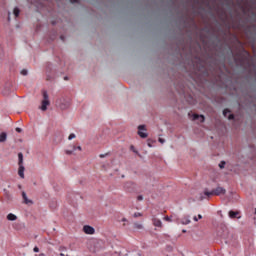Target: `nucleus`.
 Returning a JSON list of instances; mask_svg holds the SVG:
<instances>
[{
  "instance_id": "f257e3e1",
  "label": "nucleus",
  "mask_w": 256,
  "mask_h": 256,
  "mask_svg": "<svg viewBox=\"0 0 256 256\" xmlns=\"http://www.w3.org/2000/svg\"><path fill=\"white\" fill-rule=\"evenodd\" d=\"M18 175L21 179H25V166H23V153H18Z\"/></svg>"
},
{
  "instance_id": "f03ea898",
  "label": "nucleus",
  "mask_w": 256,
  "mask_h": 256,
  "mask_svg": "<svg viewBox=\"0 0 256 256\" xmlns=\"http://www.w3.org/2000/svg\"><path fill=\"white\" fill-rule=\"evenodd\" d=\"M225 193H227V190H225V188L223 187H217L216 189H213L212 191H204V195L205 197H211V195H225Z\"/></svg>"
},
{
  "instance_id": "7ed1b4c3",
  "label": "nucleus",
  "mask_w": 256,
  "mask_h": 256,
  "mask_svg": "<svg viewBox=\"0 0 256 256\" xmlns=\"http://www.w3.org/2000/svg\"><path fill=\"white\" fill-rule=\"evenodd\" d=\"M42 95H43V100H42L40 109L41 111H45L47 107L51 105V102L49 101V94H47V91L43 90Z\"/></svg>"
},
{
  "instance_id": "20e7f679",
  "label": "nucleus",
  "mask_w": 256,
  "mask_h": 256,
  "mask_svg": "<svg viewBox=\"0 0 256 256\" xmlns=\"http://www.w3.org/2000/svg\"><path fill=\"white\" fill-rule=\"evenodd\" d=\"M143 131H147V129L145 128V125H139L138 126V135H139V137H141V139H147V137L149 135L147 134V132H143Z\"/></svg>"
},
{
  "instance_id": "39448f33",
  "label": "nucleus",
  "mask_w": 256,
  "mask_h": 256,
  "mask_svg": "<svg viewBox=\"0 0 256 256\" xmlns=\"http://www.w3.org/2000/svg\"><path fill=\"white\" fill-rule=\"evenodd\" d=\"M83 231L84 233H86V235H95V228H93L92 226L85 225L83 227Z\"/></svg>"
},
{
  "instance_id": "423d86ee",
  "label": "nucleus",
  "mask_w": 256,
  "mask_h": 256,
  "mask_svg": "<svg viewBox=\"0 0 256 256\" xmlns=\"http://www.w3.org/2000/svg\"><path fill=\"white\" fill-rule=\"evenodd\" d=\"M152 223L154 227H159L160 229L163 227V222H161V220L155 216L152 217Z\"/></svg>"
},
{
  "instance_id": "0eeeda50",
  "label": "nucleus",
  "mask_w": 256,
  "mask_h": 256,
  "mask_svg": "<svg viewBox=\"0 0 256 256\" xmlns=\"http://www.w3.org/2000/svg\"><path fill=\"white\" fill-rule=\"evenodd\" d=\"M192 121H199L200 123H204L205 122V116L198 115V114H193Z\"/></svg>"
},
{
  "instance_id": "6e6552de",
  "label": "nucleus",
  "mask_w": 256,
  "mask_h": 256,
  "mask_svg": "<svg viewBox=\"0 0 256 256\" xmlns=\"http://www.w3.org/2000/svg\"><path fill=\"white\" fill-rule=\"evenodd\" d=\"M22 199L26 205H29V203H32L31 200H29V198H27V193H25V192H22Z\"/></svg>"
},
{
  "instance_id": "1a4fd4ad",
  "label": "nucleus",
  "mask_w": 256,
  "mask_h": 256,
  "mask_svg": "<svg viewBox=\"0 0 256 256\" xmlns=\"http://www.w3.org/2000/svg\"><path fill=\"white\" fill-rule=\"evenodd\" d=\"M239 215V212H235V211H233V210H231L230 212H229V217H230V219H237V216Z\"/></svg>"
},
{
  "instance_id": "9d476101",
  "label": "nucleus",
  "mask_w": 256,
  "mask_h": 256,
  "mask_svg": "<svg viewBox=\"0 0 256 256\" xmlns=\"http://www.w3.org/2000/svg\"><path fill=\"white\" fill-rule=\"evenodd\" d=\"M8 221H17V216L13 213L7 215Z\"/></svg>"
},
{
  "instance_id": "9b49d317",
  "label": "nucleus",
  "mask_w": 256,
  "mask_h": 256,
  "mask_svg": "<svg viewBox=\"0 0 256 256\" xmlns=\"http://www.w3.org/2000/svg\"><path fill=\"white\" fill-rule=\"evenodd\" d=\"M7 141V133L2 132L1 133V143H5Z\"/></svg>"
},
{
  "instance_id": "f8f14e48",
  "label": "nucleus",
  "mask_w": 256,
  "mask_h": 256,
  "mask_svg": "<svg viewBox=\"0 0 256 256\" xmlns=\"http://www.w3.org/2000/svg\"><path fill=\"white\" fill-rule=\"evenodd\" d=\"M77 149L76 146H72V150H66L65 153L66 155H73V151H75Z\"/></svg>"
},
{
  "instance_id": "ddd939ff",
  "label": "nucleus",
  "mask_w": 256,
  "mask_h": 256,
  "mask_svg": "<svg viewBox=\"0 0 256 256\" xmlns=\"http://www.w3.org/2000/svg\"><path fill=\"white\" fill-rule=\"evenodd\" d=\"M71 104L69 103V102H67L66 104H61L60 105V109H62V110H65V109H69V106H70Z\"/></svg>"
},
{
  "instance_id": "4468645a",
  "label": "nucleus",
  "mask_w": 256,
  "mask_h": 256,
  "mask_svg": "<svg viewBox=\"0 0 256 256\" xmlns=\"http://www.w3.org/2000/svg\"><path fill=\"white\" fill-rule=\"evenodd\" d=\"M134 228L135 229H143V224H140V223H134Z\"/></svg>"
},
{
  "instance_id": "2eb2a0df",
  "label": "nucleus",
  "mask_w": 256,
  "mask_h": 256,
  "mask_svg": "<svg viewBox=\"0 0 256 256\" xmlns=\"http://www.w3.org/2000/svg\"><path fill=\"white\" fill-rule=\"evenodd\" d=\"M13 13H14V17L16 18L19 17V13H20L19 8H14Z\"/></svg>"
},
{
  "instance_id": "dca6fc26",
  "label": "nucleus",
  "mask_w": 256,
  "mask_h": 256,
  "mask_svg": "<svg viewBox=\"0 0 256 256\" xmlns=\"http://www.w3.org/2000/svg\"><path fill=\"white\" fill-rule=\"evenodd\" d=\"M229 113H231L230 109H224V111H223L224 117H227V115H229Z\"/></svg>"
},
{
  "instance_id": "f3484780",
  "label": "nucleus",
  "mask_w": 256,
  "mask_h": 256,
  "mask_svg": "<svg viewBox=\"0 0 256 256\" xmlns=\"http://www.w3.org/2000/svg\"><path fill=\"white\" fill-rule=\"evenodd\" d=\"M190 223H191V220L189 219L182 220V225H189Z\"/></svg>"
},
{
  "instance_id": "a211bd4d",
  "label": "nucleus",
  "mask_w": 256,
  "mask_h": 256,
  "mask_svg": "<svg viewBox=\"0 0 256 256\" xmlns=\"http://www.w3.org/2000/svg\"><path fill=\"white\" fill-rule=\"evenodd\" d=\"M135 184H133L132 182H127L126 184H125V188L126 189H129V187H133Z\"/></svg>"
},
{
  "instance_id": "6ab92c4d",
  "label": "nucleus",
  "mask_w": 256,
  "mask_h": 256,
  "mask_svg": "<svg viewBox=\"0 0 256 256\" xmlns=\"http://www.w3.org/2000/svg\"><path fill=\"white\" fill-rule=\"evenodd\" d=\"M133 216H134L135 218H137V217H143V213H141V212H135Z\"/></svg>"
},
{
  "instance_id": "aec40b11",
  "label": "nucleus",
  "mask_w": 256,
  "mask_h": 256,
  "mask_svg": "<svg viewBox=\"0 0 256 256\" xmlns=\"http://www.w3.org/2000/svg\"><path fill=\"white\" fill-rule=\"evenodd\" d=\"M219 167L220 169H225V161L220 162Z\"/></svg>"
},
{
  "instance_id": "412c9836",
  "label": "nucleus",
  "mask_w": 256,
  "mask_h": 256,
  "mask_svg": "<svg viewBox=\"0 0 256 256\" xmlns=\"http://www.w3.org/2000/svg\"><path fill=\"white\" fill-rule=\"evenodd\" d=\"M75 137H76L75 134L72 133L69 135L68 139H69V141H71L72 139H75Z\"/></svg>"
},
{
  "instance_id": "4be33fe9",
  "label": "nucleus",
  "mask_w": 256,
  "mask_h": 256,
  "mask_svg": "<svg viewBox=\"0 0 256 256\" xmlns=\"http://www.w3.org/2000/svg\"><path fill=\"white\" fill-rule=\"evenodd\" d=\"M228 119H229V121H231V120L235 119V116L233 114H229Z\"/></svg>"
},
{
  "instance_id": "5701e85b",
  "label": "nucleus",
  "mask_w": 256,
  "mask_h": 256,
  "mask_svg": "<svg viewBox=\"0 0 256 256\" xmlns=\"http://www.w3.org/2000/svg\"><path fill=\"white\" fill-rule=\"evenodd\" d=\"M131 151H133V153H139L137 150H135V146H130Z\"/></svg>"
},
{
  "instance_id": "b1692460",
  "label": "nucleus",
  "mask_w": 256,
  "mask_h": 256,
  "mask_svg": "<svg viewBox=\"0 0 256 256\" xmlns=\"http://www.w3.org/2000/svg\"><path fill=\"white\" fill-rule=\"evenodd\" d=\"M164 221L171 222V218H170L169 216H165V217H164Z\"/></svg>"
},
{
  "instance_id": "393cba45",
  "label": "nucleus",
  "mask_w": 256,
  "mask_h": 256,
  "mask_svg": "<svg viewBox=\"0 0 256 256\" xmlns=\"http://www.w3.org/2000/svg\"><path fill=\"white\" fill-rule=\"evenodd\" d=\"M33 251H34V253H39V247L35 246Z\"/></svg>"
},
{
  "instance_id": "a878e982",
  "label": "nucleus",
  "mask_w": 256,
  "mask_h": 256,
  "mask_svg": "<svg viewBox=\"0 0 256 256\" xmlns=\"http://www.w3.org/2000/svg\"><path fill=\"white\" fill-rule=\"evenodd\" d=\"M137 201H143V195H139V196L137 197Z\"/></svg>"
},
{
  "instance_id": "bb28decb",
  "label": "nucleus",
  "mask_w": 256,
  "mask_h": 256,
  "mask_svg": "<svg viewBox=\"0 0 256 256\" xmlns=\"http://www.w3.org/2000/svg\"><path fill=\"white\" fill-rule=\"evenodd\" d=\"M21 75H27V70L23 69V70L21 71Z\"/></svg>"
},
{
  "instance_id": "cd10ccee",
  "label": "nucleus",
  "mask_w": 256,
  "mask_h": 256,
  "mask_svg": "<svg viewBox=\"0 0 256 256\" xmlns=\"http://www.w3.org/2000/svg\"><path fill=\"white\" fill-rule=\"evenodd\" d=\"M158 141H159V143H165V139H163V138H159Z\"/></svg>"
},
{
  "instance_id": "c85d7f7f",
  "label": "nucleus",
  "mask_w": 256,
  "mask_h": 256,
  "mask_svg": "<svg viewBox=\"0 0 256 256\" xmlns=\"http://www.w3.org/2000/svg\"><path fill=\"white\" fill-rule=\"evenodd\" d=\"M199 199H200V201H203V199H205V196H203V194H200Z\"/></svg>"
},
{
  "instance_id": "c756f323",
  "label": "nucleus",
  "mask_w": 256,
  "mask_h": 256,
  "mask_svg": "<svg viewBox=\"0 0 256 256\" xmlns=\"http://www.w3.org/2000/svg\"><path fill=\"white\" fill-rule=\"evenodd\" d=\"M105 157H107V154H100V158H101V159H103V158H105Z\"/></svg>"
},
{
  "instance_id": "7c9ffc66",
  "label": "nucleus",
  "mask_w": 256,
  "mask_h": 256,
  "mask_svg": "<svg viewBox=\"0 0 256 256\" xmlns=\"http://www.w3.org/2000/svg\"><path fill=\"white\" fill-rule=\"evenodd\" d=\"M71 3H79V0H70Z\"/></svg>"
},
{
  "instance_id": "2f4dec72",
  "label": "nucleus",
  "mask_w": 256,
  "mask_h": 256,
  "mask_svg": "<svg viewBox=\"0 0 256 256\" xmlns=\"http://www.w3.org/2000/svg\"><path fill=\"white\" fill-rule=\"evenodd\" d=\"M17 133H21V128H16Z\"/></svg>"
},
{
  "instance_id": "473e14b6",
  "label": "nucleus",
  "mask_w": 256,
  "mask_h": 256,
  "mask_svg": "<svg viewBox=\"0 0 256 256\" xmlns=\"http://www.w3.org/2000/svg\"><path fill=\"white\" fill-rule=\"evenodd\" d=\"M148 147H153V145H151V142H149V140H148Z\"/></svg>"
},
{
  "instance_id": "72a5a7b5",
  "label": "nucleus",
  "mask_w": 256,
  "mask_h": 256,
  "mask_svg": "<svg viewBox=\"0 0 256 256\" xmlns=\"http://www.w3.org/2000/svg\"><path fill=\"white\" fill-rule=\"evenodd\" d=\"M198 219H203V216L201 214H199Z\"/></svg>"
},
{
  "instance_id": "f704fd0d",
  "label": "nucleus",
  "mask_w": 256,
  "mask_h": 256,
  "mask_svg": "<svg viewBox=\"0 0 256 256\" xmlns=\"http://www.w3.org/2000/svg\"><path fill=\"white\" fill-rule=\"evenodd\" d=\"M76 149H78V151H81V146L76 147Z\"/></svg>"
},
{
  "instance_id": "c9c22d12",
  "label": "nucleus",
  "mask_w": 256,
  "mask_h": 256,
  "mask_svg": "<svg viewBox=\"0 0 256 256\" xmlns=\"http://www.w3.org/2000/svg\"><path fill=\"white\" fill-rule=\"evenodd\" d=\"M194 221H199V219L197 218V216L194 217Z\"/></svg>"
},
{
  "instance_id": "e433bc0d",
  "label": "nucleus",
  "mask_w": 256,
  "mask_h": 256,
  "mask_svg": "<svg viewBox=\"0 0 256 256\" xmlns=\"http://www.w3.org/2000/svg\"><path fill=\"white\" fill-rule=\"evenodd\" d=\"M126 221H127V219H126V218H122V222H124V223H125Z\"/></svg>"
},
{
  "instance_id": "4c0bfd02",
  "label": "nucleus",
  "mask_w": 256,
  "mask_h": 256,
  "mask_svg": "<svg viewBox=\"0 0 256 256\" xmlns=\"http://www.w3.org/2000/svg\"><path fill=\"white\" fill-rule=\"evenodd\" d=\"M65 81H67L69 78L68 77H64Z\"/></svg>"
},
{
  "instance_id": "58836bf2",
  "label": "nucleus",
  "mask_w": 256,
  "mask_h": 256,
  "mask_svg": "<svg viewBox=\"0 0 256 256\" xmlns=\"http://www.w3.org/2000/svg\"><path fill=\"white\" fill-rule=\"evenodd\" d=\"M40 256H45V254L42 253V254H40Z\"/></svg>"
},
{
  "instance_id": "ea45409f",
  "label": "nucleus",
  "mask_w": 256,
  "mask_h": 256,
  "mask_svg": "<svg viewBox=\"0 0 256 256\" xmlns=\"http://www.w3.org/2000/svg\"><path fill=\"white\" fill-rule=\"evenodd\" d=\"M60 39H62V40H63V36H61V37H60Z\"/></svg>"
},
{
  "instance_id": "a19ab883",
  "label": "nucleus",
  "mask_w": 256,
  "mask_h": 256,
  "mask_svg": "<svg viewBox=\"0 0 256 256\" xmlns=\"http://www.w3.org/2000/svg\"><path fill=\"white\" fill-rule=\"evenodd\" d=\"M0 142H1V134H0Z\"/></svg>"
},
{
  "instance_id": "79ce46f5",
  "label": "nucleus",
  "mask_w": 256,
  "mask_h": 256,
  "mask_svg": "<svg viewBox=\"0 0 256 256\" xmlns=\"http://www.w3.org/2000/svg\"><path fill=\"white\" fill-rule=\"evenodd\" d=\"M255 214H256V210H255Z\"/></svg>"
}]
</instances>
